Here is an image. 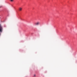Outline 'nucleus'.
Segmentation results:
<instances>
[{
  "instance_id": "obj_1",
  "label": "nucleus",
  "mask_w": 77,
  "mask_h": 77,
  "mask_svg": "<svg viewBox=\"0 0 77 77\" xmlns=\"http://www.w3.org/2000/svg\"><path fill=\"white\" fill-rule=\"evenodd\" d=\"M3 26H2L1 25H0V32L1 33H2V32H3ZM1 35V34H0V36Z\"/></svg>"
},
{
  "instance_id": "obj_2",
  "label": "nucleus",
  "mask_w": 77,
  "mask_h": 77,
  "mask_svg": "<svg viewBox=\"0 0 77 77\" xmlns=\"http://www.w3.org/2000/svg\"><path fill=\"white\" fill-rule=\"evenodd\" d=\"M39 24H40V22H39L38 21L35 23V26H38V25H39Z\"/></svg>"
},
{
  "instance_id": "obj_3",
  "label": "nucleus",
  "mask_w": 77,
  "mask_h": 77,
  "mask_svg": "<svg viewBox=\"0 0 77 77\" xmlns=\"http://www.w3.org/2000/svg\"><path fill=\"white\" fill-rule=\"evenodd\" d=\"M23 9V8L21 7H20L19 8V10L20 11H22V9Z\"/></svg>"
},
{
  "instance_id": "obj_4",
  "label": "nucleus",
  "mask_w": 77,
  "mask_h": 77,
  "mask_svg": "<svg viewBox=\"0 0 77 77\" xmlns=\"http://www.w3.org/2000/svg\"><path fill=\"white\" fill-rule=\"evenodd\" d=\"M10 2H14V0H10Z\"/></svg>"
},
{
  "instance_id": "obj_5",
  "label": "nucleus",
  "mask_w": 77,
  "mask_h": 77,
  "mask_svg": "<svg viewBox=\"0 0 77 77\" xmlns=\"http://www.w3.org/2000/svg\"><path fill=\"white\" fill-rule=\"evenodd\" d=\"M36 76V75L34 74V77H35Z\"/></svg>"
}]
</instances>
